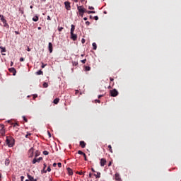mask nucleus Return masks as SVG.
<instances>
[{
    "instance_id": "f257e3e1",
    "label": "nucleus",
    "mask_w": 181,
    "mask_h": 181,
    "mask_svg": "<svg viewBox=\"0 0 181 181\" xmlns=\"http://www.w3.org/2000/svg\"><path fill=\"white\" fill-rule=\"evenodd\" d=\"M6 142L8 148H13L15 145V139L11 136H7L6 137Z\"/></svg>"
},
{
    "instance_id": "f03ea898",
    "label": "nucleus",
    "mask_w": 181,
    "mask_h": 181,
    "mask_svg": "<svg viewBox=\"0 0 181 181\" xmlns=\"http://www.w3.org/2000/svg\"><path fill=\"white\" fill-rule=\"evenodd\" d=\"M110 94L111 97H117V95H118L119 93H118V90H117V89H113V90H110Z\"/></svg>"
},
{
    "instance_id": "7ed1b4c3",
    "label": "nucleus",
    "mask_w": 181,
    "mask_h": 181,
    "mask_svg": "<svg viewBox=\"0 0 181 181\" xmlns=\"http://www.w3.org/2000/svg\"><path fill=\"white\" fill-rule=\"evenodd\" d=\"M77 9L78 11V13H86L87 12V10L83 7V6H78L77 7Z\"/></svg>"
},
{
    "instance_id": "20e7f679",
    "label": "nucleus",
    "mask_w": 181,
    "mask_h": 181,
    "mask_svg": "<svg viewBox=\"0 0 181 181\" xmlns=\"http://www.w3.org/2000/svg\"><path fill=\"white\" fill-rule=\"evenodd\" d=\"M35 153V148L32 147L29 151H28V158H33V153Z\"/></svg>"
},
{
    "instance_id": "39448f33",
    "label": "nucleus",
    "mask_w": 181,
    "mask_h": 181,
    "mask_svg": "<svg viewBox=\"0 0 181 181\" xmlns=\"http://www.w3.org/2000/svg\"><path fill=\"white\" fill-rule=\"evenodd\" d=\"M40 160H43V158L42 157H40L37 159L36 158H35L33 160V164L35 165V163H36L37 162L39 163L40 162Z\"/></svg>"
},
{
    "instance_id": "423d86ee",
    "label": "nucleus",
    "mask_w": 181,
    "mask_h": 181,
    "mask_svg": "<svg viewBox=\"0 0 181 181\" xmlns=\"http://www.w3.org/2000/svg\"><path fill=\"white\" fill-rule=\"evenodd\" d=\"M65 8L67 11H70L71 9V6H70V2L69 1H65L64 2Z\"/></svg>"
},
{
    "instance_id": "0eeeda50",
    "label": "nucleus",
    "mask_w": 181,
    "mask_h": 181,
    "mask_svg": "<svg viewBox=\"0 0 181 181\" xmlns=\"http://www.w3.org/2000/svg\"><path fill=\"white\" fill-rule=\"evenodd\" d=\"M71 39L74 41L77 40V34H74V33H71Z\"/></svg>"
},
{
    "instance_id": "6e6552de",
    "label": "nucleus",
    "mask_w": 181,
    "mask_h": 181,
    "mask_svg": "<svg viewBox=\"0 0 181 181\" xmlns=\"http://www.w3.org/2000/svg\"><path fill=\"white\" fill-rule=\"evenodd\" d=\"M105 163H107V160L105 158L100 159V166H105Z\"/></svg>"
},
{
    "instance_id": "1a4fd4ad",
    "label": "nucleus",
    "mask_w": 181,
    "mask_h": 181,
    "mask_svg": "<svg viewBox=\"0 0 181 181\" xmlns=\"http://www.w3.org/2000/svg\"><path fill=\"white\" fill-rule=\"evenodd\" d=\"M48 49H49V53H52V52H53V44H52V42H49Z\"/></svg>"
},
{
    "instance_id": "9d476101",
    "label": "nucleus",
    "mask_w": 181,
    "mask_h": 181,
    "mask_svg": "<svg viewBox=\"0 0 181 181\" xmlns=\"http://www.w3.org/2000/svg\"><path fill=\"white\" fill-rule=\"evenodd\" d=\"M4 28H6V29H9V24H8V21H4L2 22Z\"/></svg>"
},
{
    "instance_id": "9b49d317",
    "label": "nucleus",
    "mask_w": 181,
    "mask_h": 181,
    "mask_svg": "<svg viewBox=\"0 0 181 181\" xmlns=\"http://www.w3.org/2000/svg\"><path fill=\"white\" fill-rule=\"evenodd\" d=\"M8 70L10 73H13V76L16 75V69H15V68H10Z\"/></svg>"
},
{
    "instance_id": "f8f14e48",
    "label": "nucleus",
    "mask_w": 181,
    "mask_h": 181,
    "mask_svg": "<svg viewBox=\"0 0 181 181\" xmlns=\"http://www.w3.org/2000/svg\"><path fill=\"white\" fill-rule=\"evenodd\" d=\"M67 172H68V175H69V176H73V170L71 168H68Z\"/></svg>"
},
{
    "instance_id": "ddd939ff",
    "label": "nucleus",
    "mask_w": 181,
    "mask_h": 181,
    "mask_svg": "<svg viewBox=\"0 0 181 181\" xmlns=\"http://www.w3.org/2000/svg\"><path fill=\"white\" fill-rule=\"evenodd\" d=\"M27 177H28L29 181H35L36 179H35L32 175L27 174Z\"/></svg>"
},
{
    "instance_id": "4468645a",
    "label": "nucleus",
    "mask_w": 181,
    "mask_h": 181,
    "mask_svg": "<svg viewBox=\"0 0 181 181\" xmlns=\"http://www.w3.org/2000/svg\"><path fill=\"white\" fill-rule=\"evenodd\" d=\"M115 180L121 181V177H119V174L116 173L115 175Z\"/></svg>"
},
{
    "instance_id": "2eb2a0df",
    "label": "nucleus",
    "mask_w": 181,
    "mask_h": 181,
    "mask_svg": "<svg viewBox=\"0 0 181 181\" xmlns=\"http://www.w3.org/2000/svg\"><path fill=\"white\" fill-rule=\"evenodd\" d=\"M9 163H11V160H9V158H6L4 162L5 166H9Z\"/></svg>"
},
{
    "instance_id": "dca6fc26",
    "label": "nucleus",
    "mask_w": 181,
    "mask_h": 181,
    "mask_svg": "<svg viewBox=\"0 0 181 181\" xmlns=\"http://www.w3.org/2000/svg\"><path fill=\"white\" fill-rule=\"evenodd\" d=\"M96 174H93L94 176H95L96 178L100 179V177H101V173L100 172H96Z\"/></svg>"
},
{
    "instance_id": "f3484780",
    "label": "nucleus",
    "mask_w": 181,
    "mask_h": 181,
    "mask_svg": "<svg viewBox=\"0 0 181 181\" xmlns=\"http://www.w3.org/2000/svg\"><path fill=\"white\" fill-rule=\"evenodd\" d=\"M87 145V144H86L84 142V141H80V146H81V148H86V146Z\"/></svg>"
},
{
    "instance_id": "a211bd4d",
    "label": "nucleus",
    "mask_w": 181,
    "mask_h": 181,
    "mask_svg": "<svg viewBox=\"0 0 181 181\" xmlns=\"http://www.w3.org/2000/svg\"><path fill=\"white\" fill-rule=\"evenodd\" d=\"M76 30V26L74 25H71V33H74V30Z\"/></svg>"
},
{
    "instance_id": "6ab92c4d",
    "label": "nucleus",
    "mask_w": 181,
    "mask_h": 181,
    "mask_svg": "<svg viewBox=\"0 0 181 181\" xmlns=\"http://www.w3.org/2000/svg\"><path fill=\"white\" fill-rule=\"evenodd\" d=\"M5 129H0V135H1V136H5Z\"/></svg>"
},
{
    "instance_id": "aec40b11",
    "label": "nucleus",
    "mask_w": 181,
    "mask_h": 181,
    "mask_svg": "<svg viewBox=\"0 0 181 181\" xmlns=\"http://www.w3.org/2000/svg\"><path fill=\"white\" fill-rule=\"evenodd\" d=\"M0 21L1 22H4L5 21H6V19H5V16H4V15L0 14Z\"/></svg>"
},
{
    "instance_id": "412c9836",
    "label": "nucleus",
    "mask_w": 181,
    "mask_h": 181,
    "mask_svg": "<svg viewBox=\"0 0 181 181\" xmlns=\"http://www.w3.org/2000/svg\"><path fill=\"white\" fill-rule=\"evenodd\" d=\"M37 76H42L43 75V71L42 70H39L36 72Z\"/></svg>"
},
{
    "instance_id": "4be33fe9",
    "label": "nucleus",
    "mask_w": 181,
    "mask_h": 181,
    "mask_svg": "<svg viewBox=\"0 0 181 181\" xmlns=\"http://www.w3.org/2000/svg\"><path fill=\"white\" fill-rule=\"evenodd\" d=\"M33 22H37L39 21V16H35V17L33 18Z\"/></svg>"
},
{
    "instance_id": "5701e85b",
    "label": "nucleus",
    "mask_w": 181,
    "mask_h": 181,
    "mask_svg": "<svg viewBox=\"0 0 181 181\" xmlns=\"http://www.w3.org/2000/svg\"><path fill=\"white\" fill-rule=\"evenodd\" d=\"M35 158H37V156H40V151H39L38 150H37V151H35Z\"/></svg>"
},
{
    "instance_id": "b1692460",
    "label": "nucleus",
    "mask_w": 181,
    "mask_h": 181,
    "mask_svg": "<svg viewBox=\"0 0 181 181\" xmlns=\"http://www.w3.org/2000/svg\"><path fill=\"white\" fill-rule=\"evenodd\" d=\"M59 101H60L59 98H55L53 101L54 104H59Z\"/></svg>"
},
{
    "instance_id": "393cba45",
    "label": "nucleus",
    "mask_w": 181,
    "mask_h": 181,
    "mask_svg": "<svg viewBox=\"0 0 181 181\" xmlns=\"http://www.w3.org/2000/svg\"><path fill=\"white\" fill-rule=\"evenodd\" d=\"M1 53H5L6 52V49L4 47H0Z\"/></svg>"
},
{
    "instance_id": "a878e982",
    "label": "nucleus",
    "mask_w": 181,
    "mask_h": 181,
    "mask_svg": "<svg viewBox=\"0 0 181 181\" xmlns=\"http://www.w3.org/2000/svg\"><path fill=\"white\" fill-rule=\"evenodd\" d=\"M92 46L93 47V50H97V44L95 42H93Z\"/></svg>"
},
{
    "instance_id": "bb28decb",
    "label": "nucleus",
    "mask_w": 181,
    "mask_h": 181,
    "mask_svg": "<svg viewBox=\"0 0 181 181\" xmlns=\"http://www.w3.org/2000/svg\"><path fill=\"white\" fill-rule=\"evenodd\" d=\"M90 70H91V67L90 66H85V71H90Z\"/></svg>"
},
{
    "instance_id": "cd10ccee",
    "label": "nucleus",
    "mask_w": 181,
    "mask_h": 181,
    "mask_svg": "<svg viewBox=\"0 0 181 181\" xmlns=\"http://www.w3.org/2000/svg\"><path fill=\"white\" fill-rule=\"evenodd\" d=\"M78 155H83V156H86V153L81 151H78Z\"/></svg>"
},
{
    "instance_id": "c85d7f7f",
    "label": "nucleus",
    "mask_w": 181,
    "mask_h": 181,
    "mask_svg": "<svg viewBox=\"0 0 181 181\" xmlns=\"http://www.w3.org/2000/svg\"><path fill=\"white\" fill-rule=\"evenodd\" d=\"M86 13H88V15H90V13H95V11H87Z\"/></svg>"
},
{
    "instance_id": "c756f323",
    "label": "nucleus",
    "mask_w": 181,
    "mask_h": 181,
    "mask_svg": "<svg viewBox=\"0 0 181 181\" xmlns=\"http://www.w3.org/2000/svg\"><path fill=\"white\" fill-rule=\"evenodd\" d=\"M42 86H43L44 88H47V87H48L47 83H46V82H45Z\"/></svg>"
},
{
    "instance_id": "7c9ffc66",
    "label": "nucleus",
    "mask_w": 181,
    "mask_h": 181,
    "mask_svg": "<svg viewBox=\"0 0 181 181\" xmlns=\"http://www.w3.org/2000/svg\"><path fill=\"white\" fill-rule=\"evenodd\" d=\"M108 148H109V151L111 152V153H112V147L111 146V145L108 146Z\"/></svg>"
},
{
    "instance_id": "2f4dec72",
    "label": "nucleus",
    "mask_w": 181,
    "mask_h": 181,
    "mask_svg": "<svg viewBox=\"0 0 181 181\" xmlns=\"http://www.w3.org/2000/svg\"><path fill=\"white\" fill-rule=\"evenodd\" d=\"M72 64H73V66H78V62H72Z\"/></svg>"
},
{
    "instance_id": "473e14b6",
    "label": "nucleus",
    "mask_w": 181,
    "mask_h": 181,
    "mask_svg": "<svg viewBox=\"0 0 181 181\" xmlns=\"http://www.w3.org/2000/svg\"><path fill=\"white\" fill-rule=\"evenodd\" d=\"M46 66H47V64H45L43 62H42V69H45L46 67Z\"/></svg>"
},
{
    "instance_id": "72a5a7b5",
    "label": "nucleus",
    "mask_w": 181,
    "mask_h": 181,
    "mask_svg": "<svg viewBox=\"0 0 181 181\" xmlns=\"http://www.w3.org/2000/svg\"><path fill=\"white\" fill-rule=\"evenodd\" d=\"M1 129H5V125L4 124H0Z\"/></svg>"
},
{
    "instance_id": "f704fd0d",
    "label": "nucleus",
    "mask_w": 181,
    "mask_h": 181,
    "mask_svg": "<svg viewBox=\"0 0 181 181\" xmlns=\"http://www.w3.org/2000/svg\"><path fill=\"white\" fill-rule=\"evenodd\" d=\"M81 63H83V64H86V62H87V59H85L81 60Z\"/></svg>"
},
{
    "instance_id": "c9c22d12",
    "label": "nucleus",
    "mask_w": 181,
    "mask_h": 181,
    "mask_svg": "<svg viewBox=\"0 0 181 181\" xmlns=\"http://www.w3.org/2000/svg\"><path fill=\"white\" fill-rule=\"evenodd\" d=\"M23 119L25 121V122H28V118H26V117L23 116Z\"/></svg>"
},
{
    "instance_id": "e433bc0d",
    "label": "nucleus",
    "mask_w": 181,
    "mask_h": 181,
    "mask_svg": "<svg viewBox=\"0 0 181 181\" xmlns=\"http://www.w3.org/2000/svg\"><path fill=\"white\" fill-rule=\"evenodd\" d=\"M43 155H49V151H43Z\"/></svg>"
},
{
    "instance_id": "4c0bfd02",
    "label": "nucleus",
    "mask_w": 181,
    "mask_h": 181,
    "mask_svg": "<svg viewBox=\"0 0 181 181\" xmlns=\"http://www.w3.org/2000/svg\"><path fill=\"white\" fill-rule=\"evenodd\" d=\"M30 135H32V134L28 133V134L25 135V138H29V136H30Z\"/></svg>"
},
{
    "instance_id": "58836bf2",
    "label": "nucleus",
    "mask_w": 181,
    "mask_h": 181,
    "mask_svg": "<svg viewBox=\"0 0 181 181\" xmlns=\"http://www.w3.org/2000/svg\"><path fill=\"white\" fill-rule=\"evenodd\" d=\"M13 127L15 128V127H19V124L18 123H13Z\"/></svg>"
},
{
    "instance_id": "ea45409f",
    "label": "nucleus",
    "mask_w": 181,
    "mask_h": 181,
    "mask_svg": "<svg viewBox=\"0 0 181 181\" xmlns=\"http://www.w3.org/2000/svg\"><path fill=\"white\" fill-rule=\"evenodd\" d=\"M47 172H52V168H50V166H49L47 169Z\"/></svg>"
},
{
    "instance_id": "a19ab883",
    "label": "nucleus",
    "mask_w": 181,
    "mask_h": 181,
    "mask_svg": "<svg viewBox=\"0 0 181 181\" xmlns=\"http://www.w3.org/2000/svg\"><path fill=\"white\" fill-rule=\"evenodd\" d=\"M81 43H82L83 45H84V43H86V40H85L84 38H83V39L81 40Z\"/></svg>"
},
{
    "instance_id": "79ce46f5",
    "label": "nucleus",
    "mask_w": 181,
    "mask_h": 181,
    "mask_svg": "<svg viewBox=\"0 0 181 181\" xmlns=\"http://www.w3.org/2000/svg\"><path fill=\"white\" fill-rule=\"evenodd\" d=\"M79 16H81V18H83V16H84V13H78Z\"/></svg>"
},
{
    "instance_id": "37998d69",
    "label": "nucleus",
    "mask_w": 181,
    "mask_h": 181,
    "mask_svg": "<svg viewBox=\"0 0 181 181\" xmlns=\"http://www.w3.org/2000/svg\"><path fill=\"white\" fill-rule=\"evenodd\" d=\"M44 167H43V170H45V169H46V168L47 167V165L46 163H44Z\"/></svg>"
},
{
    "instance_id": "c03bdc74",
    "label": "nucleus",
    "mask_w": 181,
    "mask_h": 181,
    "mask_svg": "<svg viewBox=\"0 0 181 181\" xmlns=\"http://www.w3.org/2000/svg\"><path fill=\"white\" fill-rule=\"evenodd\" d=\"M78 175H84V173L83 172H77Z\"/></svg>"
},
{
    "instance_id": "a18cd8bd",
    "label": "nucleus",
    "mask_w": 181,
    "mask_h": 181,
    "mask_svg": "<svg viewBox=\"0 0 181 181\" xmlns=\"http://www.w3.org/2000/svg\"><path fill=\"white\" fill-rule=\"evenodd\" d=\"M88 9H90V11H93V10H94V7H93V6H89V7H88Z\"/></svg>"
},
{
    "instance_id": "49530a36",
    "label": "nucleus",
    "mask_w": 181,
    "mask_h": 181,
    "mask_svg": "<svg viewBox=\"0 0 181 181\" xmlns=\"http://www.w3.org/2000/svg\"><path fill=\"white\" fill-rule=\"evenodd\" d=\"M57 165H58L59 168H62V163H58Z\"/></svg>"
},
{
    "instance_id": "de8ad7c7",
    "label": "nucleus",
    "mask_w": 181,
    "mask_h": 181,
    "mask_svg": "<svg viewBox=\"0 0 181 181\" xmlns=\"http://www.w3.org/2000/svg\"><path fill=\"white\" fill-rule=\"evenodd\" d=\"M86 25L87 26H90V22H89V21H86Z\"/></svg>"
},
{
    "instance_id": "09e8293b",
    "label": "nucleus",
    "mask_w": 181,
    "mask_h": 181,
    "mask_svg": "<svg viewBox=\"0 0 181 181\" xmlns=\"http://www.w3.org/2000/svg\"><path fill=\"white\" fill-rule=\"evenodd\" d=\"M20 62H25V59L23 57L20 58Z\"/></svg>"
},
{
    "instance_id": "8fccbe9b",
    "label": "nucleus",
    "mask_w": 181,
    "mask_h": 181,
    "mask_svg": "<svg viewBox=\"0 0 181 181\" xmlns=\"http://www.w3.org/2000/svg\"><path fill=\"white\" fill-rule=\"evenodd\" d=\"M94 19H95V21H98V16H94Z\"/></svg>"
},
{
    "instance_id": "3c124183",
    "label": "nucleus",
    "mask_w": 181,
    "mask_h": 181,
    "mask_svg": "<svg viewBox=\"0 0 181 181\" xmlns=\"http://www.w3.org/2000/svg\"><path fill=\"white\" fill-rule=\"evenodd\" d=\"M47 19V21H52V18H50V16H48Z\"/></svg>"
},
{
    "instance_id": "603ef678",
    "label": "nucleus",
    "mask_w": 181,
    "mask_h": 181,
    "mask_svg": "<svg viewBox=\"0 0 181 181\" xmlns=\"http://www.w3.org/2000/svg\"><path fill=\"white\" fill-rule=\"evenodd\" d=\"M52 166H53L54 168H56V166H57V163H54L53 165H52Z\"/></svg>"
},
{
    "instance_id": "864d4df0",
    "label": "nucleus",
    "mask_w": 181,
    "mask_h": 181,
    "mask_svg": "<svg viewBox=\"0 0 181 181\" xmlns=\"http://www.w3.org/2000/svg\"><path fill=\"white\" fill-rule=\"evenodd\" d=\"M7 122H8V124H11V125H13V123H12V121H11V120H8Z\"/></svg>"
},
{
    "instance_id": "5fc2aeb1",
    "label": "nucleus",
    "mask_w": 181,
    "mask_h": 181,
    "mask_svg": "<svg viewBox=\"0 0 181 181\" xmlns=\"http://www.w3.org/2000/svg\"><path fill=\"white\" fill-rule=\"evenodd\" d=\"M89 177L90 178L93 177V173H89Z\"/></svg>"
},
{
    "instance_id": "6e6d98bb",
    "label": "nucleus",
    "mask_w": 181,
    "mask_h": 181,
    "mask_svg": "<svg viewBox=\"0 0 181 181\" xmlns=\"http://www.w3.org/2000/svg\"><path fill=\"white\" fill-rule=\"evenodd\" d=\"M95 103H101V101L100 100H95Z\"/></svg>"
},
{
    "instance_id": "4d7b16f0",
    "label": "nucleus",
    "mask_w": 181,
    "mask_h": 181,
    "mask_svg": "<svg viewBox=\"0 0 181 181\" xmlns=\"http://www.w3.org/2000/svg\"><path fill=\"white\" fill-rule=\"evenodd\" d=\"M84 160H87V156L85 154V156H83Z\"/></svg>"
},
{
    "instance_id": "13d9d810",
    "label": "nucleus",
    "mask_w": 181,
    "mask_h": 181,
    "mask_svg": "<svg viewBox=\"0 0 181 181\" xmlns=\"http://www.w3.org/2000/svg\"><path fill=\"white\" fill-rule=\"evenodd\" d=\"M23 179H25V177H24V176H21V181H23Z\"/></svg>"
},
{
    "instance_id": "bf43d9fd",
    "label": "nucleus",
    "mask_w": 181,
    "mask_h": 181,
    "mask_svg": "<svg viewBox=\"0 0 181 181\" xmlns=\"http://www.w3.org/2000/svg\"><path fill=\"white\" fill-rule=\"evenodd\" d=\"M62 30H63V28H62V27H61L60 28H59V32H62Z\"/></svg>"
},
{
    "instance_id": "052dcab7",
    "label": "nucleus",
    "mask_w": 181,
    "mask_h": 181,
    "mask_svg": "<svg viewBox=\"0 0 181 181\" xmlns=\"http://www.w3.org/2000/svg\"><path fill=\"white\" fill-rule=\"evenodd\" d=\"M16 35H19V31H15Z\"/></svg>"
},
{
    "instance_id": "680f3d73",
    "label": "nucleus",
    "mask_w": 181,
    "mask_h": 181,
    "mask_svg": "<svg viewBox=\"0 0 181 181\" xmlns=\"http://www.w3.org/2000/svg\"><path fill=\"white\" fill-rule=\"evenodd\" d=\"M101 97H103V95H98V98H101Z\"/></svg>"
},
{
    "instance_id": "e2e57ef3",
    "label": "nucleus",
    "mask_w": 181,
    "mask_h": 181,
    "mask_svg": "<svg viewBox=\"0 0 181 181\" xmlns=\"http://www.w3.org/2000/svg\"><path fill=\"white\" fill-rule=\"evenodd\" d=\"M110 81H114V78H110Z\"/></svg>"
},
{
    "instance_id": "0e129e2a",
    "label": "nucleus",
    "mask_w": 181,
    "mask_h": 181,
    "mask_svg": "<svg viewBox=\"0 0 181 181\" xmlns=\"http://www.w3.org/2000/svg\"><path fill=\"white\" fill-rule=\"evenodd\" d=\"M91 171H92V172H95V170H94V168H91Z\"/></svg>"
},
{
    "instance_id": "69168bd1",
    "label": "nucleus",
    "mask_w": 181,
    "mask_h": 181,
    "mask_svg": "<svg viewBox=\"0 0 181 181\" xmlns=\"http://www.w3.org/2000/svg\"><path fill=\"white\" fill-rule=\"evenodd\" d=\"M87 19H88L87 17L83 18V21H87Z\"/></svg>"
},
{
    "instance_id": "338daca9",
    "label": "nucleus",
    "mask_w": 181,
    "mask_h": 181,
    "mask_svg": "<svg viewBox=\"0 0 181 181\" xmlns=\"http://www.w3.org/2000/svg\"><path fill=\"white\" fill-rule=\"evenodd\" d=\"M112 163L110 162V163H108V166H111Z\"/></svg>"
},
{
    "instance_id": "774afa93",
    "label": "nucleus",
    "mask_w": 181,
    "mask_h": 181,
    "mask_svg": "<svg viewBox=\"0 0 181 181\" xmlns=\"http://www.w3.org/2000/svg\"><path fill=\"white\" fill-rule=\"evenodd\" d=\"M27 50L28 52H30V48L28 47Z\"/></svg>"
}]
</instances>
